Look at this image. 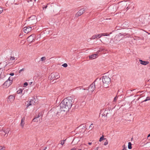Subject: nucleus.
Wrapping results in <instances>:
<instances>
[{
    "instance_id": "20e7f679",
    "label": "nucleus",
    "mask_w": 150,
    "mask_h": 150,
    "mask_svg": "<svg viewBox=\"0 0 150 150\" xmlns=\"http://www.w3.org/2000/svg\"><path fill=\"white\" fill-rule=\"evenodd\" d=\"M64 109L61 108H60V110L57 112L56 114V116L58 118L62 119L64 117L66 114L65 112H66V111H64Z\"/></svg>"
},
{
    "instance_id": "de8ad7c7",
    "label": "nucleus",
    "mask_w": 150,
    "mask_h": 150,
    "mask_svg": "<svg viewBox=\"0 0 150 150\" xmlns=\"http://www.w3.org/2000/svg\"><path fill=\"white\" fill-rule=\"evenodd\" d=\"M146 101H147V100L146 99H145L143 101H142V102H146Z\"/></svg>"
},
{
    "instance_id": "f704fd0d",
    "label": "nucleus",
    "mask_w": 150,
    "mask_h": 150,
    "mask_svg": "<svg viewBox=\"0 0 150 150\" xmlns=\"http://www.w3.org/2000/svg\"><path fill=\"white\" fill-rule=\"evenodd\" d=\"M15 59V58L14 57H11L10 58V60H14Z\"/></svg>"
},
{
    "instance_id": "4468645a",
    "label": "nucleus",
    "mask_w": 150,
    "mask_h": 150,
    "mask_svg": "<svg viewBox=\"0 0 150 150\" xmlns=\"http://www.w3.org/2000/svg\"><path fill=\"white\" fill-rule=\"evenodd\" d=\"M111 110V109L109 108L108 110H105L104 112V114L102 115L105 116H107L110 113Z\"/></svg>"
},
{
    "instance_id": "4d7b16f0",
    "label": "nucleus",
    "mask_w": 150,
    "mask_h": 150,
    "mask_svg": "<svg viewBox=\"0 0 150 150\" xmlns=\"http://www.w3.org/2000/svg\"><path fill=\"white\" fill-rule=\"evenodd\" d=\"M122 150H127V149H122Z\"/></svg>"
},
{
    "instance_id": "4be33fe9",
    "label": "nucleus",
    "mask_w": 150,
    "mask_h": 150,
    "mask_svg": "<svg viewBox=\"0 0 150 150\" xmlns=\"http://www.w3.org/2000/svg\"><path fill=\"white\" fill-rule=\"evenodd\" d=\"M24 89H20L17 91V93L18 94H20L22 93L23 91V90Z\"/></svg>"
},
{
    "instance_id": "5fc2aeb1",
    "label": "nucleus",
    "mask_w": 150,
    "mask_h": 150,
    "mask_svg": "<svg viewBox=\"0 0 150 150\" xmlns=\"http://www.w3.org/2000/svg\"><path fill=\"white\" fill-rule=\"evenodd\" d=\"M47 147H45V148L43 150H45L47 149Z\"/></svg>"
},
{
    "instance_id": "473e14b6",
    "label": "nucleus",
    "mask_w": 150,
    "mask_h": 150,
    "mask_svg": "<svg viewBox=\"0 0 150 150\" xmlns=\"http://www.w3.org/2000/svg\"><path fill=\"white\" fill-rule=\"evenodd\" d=\"M104 139L103 136L101 137L100 138V139L99 140V141L101 142V141H102V140H103Z\"/></svg>"
},
{
    "instance_id": "49530a36",
    "label": "nucleus",
    "mask_w": 150,
    "mask_h": 150,
    "mask_svg": "<svg viewBox=\"0 0 150 150\" xmlns=\"http://www.w3.org/2000/svg\"><path fill=\"white\" fill-rule=\"evenodd\" d=\"M92 125H93V123H92V124L90 126L89 128H91H91H92Z\"/></svg>"
},
{
    "instance_id": "e2e57ef3",
    "label": "nucleus",
    "mask_w": 150,
    "mask_h": 150,
    "mask_svg": "<svg viewBox=\"0 0 150 150\" xmlns=\"http://www.w3.org/2000/svg\"><path fill=\"white\" fill-rule=\"evenodd\" d=\"M36 0H35V1H36Z\"/></svg>"
},
{
    "instance_id": "393cba45",
    "label": "nucleus",
    "mask_w": 150,
    "mask_h": 150,
    "mask_svg": "<svg viewBox=\"0 0 150 150\" xmlns=\"http://www.w3.org/2000/svg\"><path fill=\"white\" fill-rule=\"evenodd\" d=\"M105 49L103 47H101L99 49V50L97 52V53H98L100 52L104 51Z\"/></svg>"
},
{
    "instance_id": "b1692460",
    "label": "nucleus",
    "mask_w": 150,
    "mask_h": 150,
    "mask_svg": "<svg viewBox=\"0 0 150 150\" xmlns=\"http://www.w3.org/2000/svg\"><path fill=\"white\" fill-rule=\"evenodd\" d=\"M101 82L100 83H98L97 82L96 83H95V85H96V86H98V88H99L100 87L101 84Z\"/></svg>"
},
{
    "instance_id": "c756f323",
    "label": "nucleus",
    "mask_w": 150,
    "mask_h": 150,
    "mask_svg": "<svg viewBox=\"0 0 150 150\" xmlns=\"http://www.w3.org/2000/svg\"><path fill=\"white\" fill-rule=\"evenodd\" d=\"M66 139L63 141H60V144L61 145H63L64 144V141H65Z\"/></svg>"
},
{
    "instance_id": "bf43d9fd",
    "label": "nucleus",
    "mask_w": 150,
    "mask_h": 150,
    "mask_svg": "<svg viewBox=\"0 0 150 150\" xmlns=\"http://www.w3.org/2000/svg\"><path fill=\"white\" fill-rule=\"evenodd\" d=\"M57 108H59V107H58Z\"/></svg>"
},
{
    "instance_id": "cd10ccee",
    "label": "nucleus",
    "mask_w": 150,
    "mask_h": 150,
    "mask_svg": "<svg viewBox=\"0 0 150 150\" xmlns=\"http://www.w3.org/2000/svg\"><path fill=\"white\" fill-rule=\"evenodd\" d=\"M81 86L76 87L75 89V90L77 91L79 90H81Z\"/></svg>"
},
{
    "instance_id": "58836bf2",
    "label": "nucleus",
    "mask_w": 150,
    "mask_h": 150,
    "mask_svg": "<svg viewBox=\"0 0 150 150\" xmlns=\"http://www.w3.org/2000/svg\"><path fill=\"white\" fill-rule=\"evenodd\" d=\"M24 68H23L20 70L19 71V73H21L22 71H23L24 70Z\"/></svg>"
},
{
    "instance_id": "a211bd4d",
    "label": "nucleus",
    "mask_w": 150,
    "mask_h": 150,
    "mask_svg": "<svg viewBox=\"0 0 150 150\" xmlns=\"http://www.w3.org/2000/svg\"><path fill=\"white\" fill-rule=\"evenodd\" d=\"M41 114L40 113L38 114V115L36 116L33 119V121L34 122H38V120H36L38 118L40 117L41 116Z\"/></svg>"
},
{
    "instance_id": "6ab92c4d",
    "label": "nucleus",
    "mask_w": 150,
    "mask_h": 150,
    "mask_svg": "<svg viewBox=\"0 0 150 150\" xmlns=\"http://www.w3.org/2000/svg\"><path fill=\"white\" fill-rule=\"evenodd\" d=\"M25 121V118L24 117H23L21 120V126L22 127V128H23L24 126V125L25 124V123L24 122V121Z\"/></svg>"
},
{
    "instance_id": "5701e85b",
    "label": "nucleus",
    "mask_w": 150,
    "mask_h": 150,
    "mask_svg": "<svg viewBox=\"0 0 150 150\" xmlns=\"http://www.w3.org/2000/svg\"><path fill=\"white\" fill-rule=\"evenodd\" d=\"M100 37L102 36H109L110 35V34H107V33H103L100 34Z\"/></svg>"
},
{
    "instance_id": "8fccbe9b",
    "label": "nucleus",
    "mask_w": 150,
    "mask_h": 150,
    "mask_svg": "<svg viewBox=\"0 0 150 150\" xmlns=\"http://www.w3.org/2000/svg\"><path fill=\"white\" fill-rule=\"evenodd\" d=\"M47 6H44V7H43V8H47Z\"/></svg>"
},
{
    "instance_id": "f8f14e48",
    "label": "nucleus",
    "mask_w": 150,
    "mask_h": 150,
    "mask_svg": "<svg viewBox=\"0 0 150 150\" xmlns=\"http://www.w3.org/2000/svg\"><path fill=\"white\" fill-rule=\"evenodd\" d=\"M32 28L30 27H25L23 28V31L25 33H27L30 31Z\"/></svg>"
},
{
    "instance_id": "052dcab7",
    "label": "nucleus",
    "mask_w": 150,
    "mask_h": 150,
    "mask_svg": "<svg viewBox=\"0 0 150 150\" xmlns=\"http://www.w3.org/2000/svg\"><path fill=\"white\" fill-rule=\"evenodd\" d=\"M38 120L37 119L36 120Z\"/></svg>"
},
{
    "instance_id": "37998d69",
    "label": "nucleus",
    "mask_w": 150,
    "mask_h": 150,
    "mask_svg": "<svg viewBox=\"0 0 150 150\" xmlns=\"http://www.w3.org/2000/svg\"><path fill=\"white\" fill-rule=\"evenodd\" d=\"M24 85L25 86H27V85H28V84L26 82H25V83H24Z\"/></svg>"
},
{
    "instance_id": "2f4dec72",
    "label": "nucleus",
    "mask_w": 150,
    "mask_h": 150,
    "mask_svg": "<svg viewBox=\"0 0 150 150\" xmlns=\"http://www.w3.org/2000/svg\"><path fill=\"white\" fill-rule=\"evenodd\" d=\"M96 38H100V34L96 35Z\"/></svg>"
},
{
    "instance_id": "0eeeda50",
    "label": "nucleus",
    "mask_w": 150,
    "mask_h": 150,
    "mask_svg": "<svg viewBox=\"0 0 150 150\" xmlns=\"http://www.w3.org/2000/svg\"><path fill=\"white\" fill-rule=\"evenodd\" d=\"M13 80V78L10 76L8 80L4 82L3 84L4 85L7 87H9L12 84Z\"/></svg>"
},
{
    "instance_id": "a878e982",
    "label": "nucleus",
    "mask_w": 150,
    "mask_h": 150,
    "mask_svg": "<svg viewBox=\"0 0 150 150\" xmlns=\"http://www.w3.org/2000/svg\"><path fill=\"white\" fill-rule=\"evenodd\" d=\"M132 148V144L131 142H129L128 143V148L129 149H131Z\"/></svg>"
},
{
    "instance_id": "6e6552de",
    "label": "nucleus",
    "mask_w": 150,
    "mask_h": 150,
    "mask_svg": "<svg viewBox=\"0 0 150 150\" xmlns=\"http://www.w3.org/2000/svg\"><path fill=\"white\" fill-rule=\"evenodd\" d=\"M123 4L124 6H125V5H126V9L127 10L129 9H131V11L133 10L134 8V5L133 3H131L127 5V4H126V3H125Z\"/></svg>"
},
{
    "instance_id": "ea45409f",
    "label": "nucleus",
    "mask_w": 150,
    "mask_h": 150,
    "mask_svg": "<svg viewBox=\"0 0 150 150\" xmlns=\"http://www.w3.org/2000/svg\"><path fill=\"white\" fill-rule=\"evenodd\" d=\"M3 8L0 7V14L3 12Z\"/></svg>"
},
{
    "instance_id": "dca6fc26",
    "label": "nucleus",
    "mask_w": 150,
    "mask_h": 150,
    "mask_svg": "<svg viewBox=\"0 0 150 150\" xmlns=\"http://www.w3.org/2000/svg\"><path fill=\"white\" fill-rule=\"evenodd\" d=\"M98 56V54H94L89 56V58L91 59H94L97 58Z\"/></svg>"
},
{
    "instance_id": "ddd939ff",
    "label": "nucleus",
    "mask_w": 150,
    "mask_h": 150,
    "mask_svg": "<svg viewBox=\"0 0 150 150\" xmlns=\"http://www.w3.org/2000/svg\"><path fill=\"white\" fill-rule=\"evenodd\" d=\"M34 36L35 35H30L27 38V41H28L29 42H33L34 39Z\"/></svg>"
},
{
    "instance_id": "f03ea898",
    "label": "nucleus",
    "mask_w": 150,
    "mask_h": 150,
    "mask_svg": "<svg viewBox=\"0 0 150 150\" xmlns=\"http://www.w3.org/2000/svg\"><path fill=\"white\" fill-rule=\"evenodd\" d=\"M101 79L100 78H97L94 81L90 86L88 87V88H83V90L88 91V92H89V93L91 94L95 89V83H96L97 82L100 83L101 82Z\"/></svg>"
},
{
    "instance_id": "c9c22d12",
    "label": "nucleus",
    "mask_w": 150,
    "mask_h": 150,
    "mask_svg": "<svg viewBox=\"0 0 150 150\" xmlns=\"http://www.w3.org/2000/svg\"><path fill=\"white\" fill-rule=\"evenodd\" d=\"M117 96H116L114 98L113 102H116V101L117 100Z\"/></svg>"
},
{
    "instance_id": "72a5a7b5",
    "label": "nucleus",
    "mask_w": 150,
    "mask_h": 150,
    "mask_svg": "<svg viewBox=\"0 0 150 150\" xmlns=\"http://www.w3.org/2000/svg\"><path fill=\"white\" fill-rule=\"evenodd\" d=\"M96 35H93L91 39H95V38H96Z\"/></svg>"
},
{
    "instance_id": "13d9d810",
    "label": "nucleus",
    "mask_w": 150,
    "mask_h": 150,
    "mask_svg": "<svg viewBox=\"0 0 150 150\" xmlns=\"http://www.w3.org/2000/svg\"><path fill=\"white\" fill-rule=\"evenodd\" d=\"M134 90H135V89H134V90H131V91H134Z\"/></svg>"
},
{
    "instance_id": "4c0bfd02",
    "label": "nucleus",
    "mask_w": 150,
    "mask_h": 150,
    "mask_svg": "<svg viewBox=\"0 0 150 150\" xmlns=\"http://www.w3.org/2000/svg\"><path fill=\"white\" fill-rule=\"evenodd\" d=\"M108 142L107 140H106V141L104 143V145H106L108 144Z\"/></svg>"
},
{
    "instance_id": "2eb2a0df",
    "label": "nucleus",
    "mask_w": 150,
    "mask_h": 150,
    "mask_svg": "<svg viewBox=\"0 0 150 150\" xmlns=\"http://www.w3.org/2000/svg\"><path fill=\"white\" fill-rule=\"evenodd\" d=\"M139 61L141 64L144 65H146L148 64L149 63V62L148 61H144L141 59H139Z\"/></svg>"
},
{
    "instance_id": "a18cd8bd",
    "label": "nucleus",
    "mask_w": 150,
    "mask_h": 150,
    "mask_svg": "<svg viewBox=\"0 0 150 150\" xmlns=\"http://www.w3.org/2000/svg\"><path fill=\"white\" fill-rule=\"evenodd\" d=\"M76 148H74L71 149L70 150H76Z\"/></svg>"
},
{
    "instance_id": "7c9ffc66",
    "label": "nucleus",
    "mask_w": 150,
    "mask_h": 150,
    "mask_svg": "<svg viewBox=\"0 0 150 150\" xmlns=\"http://www.w3.org/2000/svg\"><path fill=\"white\" fill-rule=\"evenodd\" d=\"M62 66L64 67H67L68 65L67 64L64 63L62 65Z\"/></svg>"
},
{
    "instance_id": "bb28decb",
    "label": "nucleus",
    "mask_w": 150,
    "mask_h": 150,
    "mask_svg": "<svg viewBox=\"0 0 150 150\" xmlns=\"http://www.w3.org/2000/svg\"><path fill=\"white\" fill-rule=\"evenodd\" d=\"M5 77V76L4 74L3 73H1V74L0 75V79H3Z\"/></svg>"
},
{
    "instance_id": "3c124183",
    "label": "nucleus",
    "mask_w": 150,
    "mask_h": 150,
    "mask_svg": "<svg viewBox=\"0 0 150 150\" xmlns=\"http://www.w3.org/2000/svg\"><path fill=\"white\" fill-rule=\"evenodd\" d=\"M88 144L89 145H91V144H92V143L91 142H88Z\"/></svg>"
},
{
    "instance_id": "a19ab883",
    "label": "nucleus",
    "mask_w": 150,
    "mask_h": 150,
    "mask_svg": "<svg viewBox=\"0 0 150 150\" xmlns=\"http://www.w3.org/2000/svg\"><path fill=\"white\" fill-rule=\"evenodd\" d=\"M146 99L147 101L149 100H150V97L148 96L146 98Z\"/></svg>"
},
{
    "instance_id": "39448f33",
    "label": "nucleus",
    "mask_w": 150,
    "mask_h": 150,
    "mask_svg": "<svg viewBox=\"0 0 150 150\" xmlns=\"http://www.w3.org/2000/svg\"><path fill=\"white\" fill-rule=\"evenodd\" d=\"M27 23L31 25H34L36 23V16H32L30 17L26 21Z\"/></svg>"
},
{
    "instance_id": "7ed1b4c3",
    "label": "nucleus",
    "mask_w": 150,
    "mask_h": 150,
    "mask_svg": "<svg viewBox=\"0 0 150 150\" xmlns=\"http://www.w3.org/2000/svg\"><path fill=\"white\" fill-rule=\"evenodd\" d=\"M102 80L103 86L105 88H107L110 82V78L108 76H103Z\"/></svg>"
},
{
    "instance_id": "412c9836",
    "label": "nucleus",
    "mask_w": 150,
    "mask_h": 150,
    "mask_svg": "<svg viewBox=\"0 0 150 150\" xmlns=\"http://www.w3.org/2000/svg\"><path fill=\"white\" fill-rule=\"evenodd\" d=\"M9 131V129H7L6 130H4V132L5 133V134L4 135V136L6 137L7 136V135H6V134L7 133H8Z\"/></svg>"
},
{
    "instance_id": "c03bdc74",
    "label": "nucleus",
    "mask_w": 150,
    "mask_h": 150,
    "mask_svg": "<svg viewBox=\"0 0 150 150\" xmlns=\"http://www.w3.org/2000/svg\"><path fill=\"white\" fill-rule=\"evenodd\" d=\"M84 125V126H83V128H82V129H84V128H85V127H86V125Z\"/></svg>"
},
{
    "instance_id": "864d4df0",
    "label": "nucleus",
    "mask_w": 150,
    "mask_h": 150,
    "mask_svg": "<svg viewBox=\"0 0 150 150\" xmlns=\"http://www.w3.org/2000/svg\"><path fill=\"white\" fill-rule=\"evenodd\" d=\"M150 137V133L148 135V136H147V137Z\"/></svg>"
},
{
    "instance_id": "f257e3e1",
    "label": "nucleus",
    "mask_w": 150,
    "mask_h": 150,
    "mask_svg": "<svg viewBox=\"0 0 150 150\" xmlns=\"http://www.w3.org/2000/svg\"><path fill=\"white\" fill-rule=\"evenodd\" d=\"M73 100L72 98L70 97L64 99L59 105L60 108L64 109V111H68L71 109L73 103Z\"/></svg>"
},
{
    "instance_id": "6e6d98bb",
    "label": "nucleus",
    "mask_w": 150,
    "mask_h": 150,
    "mask_svg": "<svg viewBox=\"0 0 150 150\" xmlns=\"http://www.w3.org/2000/svg\"><path fill=\"white\" fill-rule=\"evenodd\" d=\"M7 64H6L5 65V66H4V67H6V66H7Z\"/></svg>"
},
{
    "instance_id": "09e8293b",
    "label": "nucleus",
    "mask_w": 150,
    "mask_h": 150,
    "mask_svg": "<svg viewBox=\"0 0 150 150\" xmlns=\"http://www.w3.org/2000/svg\"><path fill=\"white\" fill-rule=\"evenodd\" d=\"M2 68H0V73H1L2 72V70H1Z\"/></svg>"
},
{
    "instance_id": "423d86ee",
    "label": "nucleus",
    "mask_w": 150,
    "mask_h": 150,
    "mask_svg": "<svg viewBox=\"0 0 150 150\" xmlns=\"http://www.w3.org/2000/svg\"><path fill=\"white\" fill-rule=\"evenodd\" d=\"M60 77L59 74L57 73H52L49 76L48 79L50 80L57 79Z\"/></svg>"
},
{
    "instance_id": "9d476101",
    "label": "nucleus",
    "mask_w": 150,
    "mask_h": 150,
    "mask_svg": "<svg viewBox=\"0 0 150 150\" xmlns=\"http://www.w3.org/2000/svg\"><path fill=\"white\" fill-rule=\"evenodd\" d=\"M84 8H82L79 10L78 12L76 14L75 16L76 17H79L82 15L85 11Z\"/></svg>"
},
{
    "instance_id": "680f3d73",
    "label": "nucleus",
    "mask_w": 150,
    "mask_h": 150,
    "mask_svg": "<svg viewBox=\"0 0 150 150\" xmlns=\"http://www.w3.org/2000/svg\"><path fill=\"white\" fill-rule=\"evenodd\" d=\"M149 59H150V57H149Z\"/></svg>"
},
{
    "instance_id": "9b49d317",
    "label": "nucleus",
    "mask_w": 150,
    "mask_h": 150,
    "mask_svg": "<svg viewBox=\"0 0 150 150\" xmlns=\"http://www.w3.org/2000/svg\"><path fill=\"white\" fill-rule=\"evenodd\" d=\"M15 98V96L14 95H11L8 97V101L9 103L13 102Z\"/></svg>"
},
{
    "instance_id": "c85d7f7f",
    "label": "nucleus",
    "mask_w": 150,
    "mask_h": 150,
    "mask_svg": "<svg viewBox=\"0 0 150 150\" xmlns=\"http://www.w3.org/2000/svg\"><path fill=\"white\" fill-rule=\"evenodd\" d=\"M46 58L45 57H42L41 58V61H42L45 60L46 59Z\"/></svg>"
},
{
    "instance_id": "aec40b11",
    "label": "nucleus",
    "mask_w": 150,
    "mask_h": 150,
    "mask_svg": "<svg viewBox=\"0 0 150 150\" xmlns=\"http://www.w3.org/2000/svg\"><path fill=\"white\" fill-rule=\"evenodd\" d=\"M83 96H85L88 94H90L89 93V92H88V91L86 90V91H84V90H83Z\"/></svg>"
},
{
    "instance_id": "e433bc0d",
    "label": "nucleus",
    "mask_w": 150,
    "mask_h": 150,
    "mask_svg": "<svg viewBox=\"0 0 150 150\" xmlns=\"http://www.w3.org/2000/svg\"><path fill=\"white\" fill-rule=\"evenodd\" d=\"M5 147L0 146V150H5Z\"/></svg>"
},
{
    "instance_id": "603ef678",
    "label": "nucleus",
    "mask_w": 150,
    "mask_h": 150,
    "mask_svg": "<svg viewBox=\"0 0 150 150\" xmlns=\"http://www.w3.org/2000/svg\"><path fill=\"white\" fill-rule=\"evenodd\" d=\"M98 147H97L96 148V149H95L94 150H98Z\"/></svg>"
},
{
    "instance_id": "1a4fd4ad",
    "label": "nucleus",
    "mask_w": 150,
    "mask_h": 150,
    "mask_svg": "<svg viewBox=\"0 0 150 150\" xmlns=\"http://www.w3.org/2000/svg\"><path fill=\"white\" fill-rule=\"evenodd\" d=\"M126 35L125 33L122 34L121 33H119L118 35H116L115 37V39L117 38H118V40L120 41Z\"/></svg>"
},
{
    "instance_id": "f3484780",
    "label": "nucleus",
    "mask_w": 150,
    "mask_h": 150,
    "mask_svg": "<svg viewBox=\"0 0 150 150\" xmlns=\"http://www.w3.org/2000/svg\"><path fill=\"white\" fill-rule=\"evenodd\" d=\"M35 102L34 101V100L33 99L30 100L29 102L27 104V106L28 107L30 105H34V103Z\"/></svg>"
},
{
    "instance_id": "79ce46f5",
    "label": "nucleus",
    "mask_w": 150,
    "mask_h": 150,
    "mask_svg": "<svg viewBox=\"0 0 150 150\" xmlns=\"http://www.w3.org/2000/svg\"><path fill=\"white\" fill-rule=\"evenodd\" d=\"M9 75H10V76H13L14 75V73H10Z\"/></svg>"
}]
</instances>
